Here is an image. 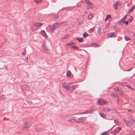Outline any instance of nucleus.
Here are the masks:
<instances>
[{
  "label": "nucleus",
  "mask_w": 135,
  "mask_h": 135,
  "mask_svg": "<svg viewBox=\"0 0 135 135\" xmlns=\"http://www.w3.org/2000/svg\"><path fill=\"white\" fill-rule=\"evenodd\" d=\"M61 23H56L51 25L50 26V31H52L54 29H56L61 25Z\"/></svg>",
  "instance_id": "f257e3e1"
},
{
  "label": "nucleus",
  "mask_w": 135,
  "mask_h": 135,
  "mask_svg": "<svg viewBox=\"0 0 135 135\" xmlns=\"http://www.w3.org/2000/svg\"><path fill=\"white\" fill-rule=\"evenodd\" d=\"M123 120L126 123L127 125L129 127L133 125L134 123V121L132 119H131L128 121H127L125 119H124Z\"/></svg>",
  "instance_id": "f03ea898"
},
{
  "label": "nucleus",
  "mask_w": 135,
  "mask_h": 135,
  "mask_svg": "<svg viewBox=\"0 0 135 135\" xmlns=\"http://www.w3.org/2000/svg\"><path fill=\"white\" fill-rule=\"evenodd\" d=\"M31 126L30 123L29 122H26L23 126L22 129L24 131H26L27 128H29Z\"/></svg>",
  "instance_id": "7ed1b4c3"
},
{
  "label": "nucleus",
  "mask_w": 135,
  "mask_h": 135,
  "mask_svg": "<svg viewBox=\"0 0 135 135\" xmlns=\"http://www.w3.org/2000/svg\"><path fill=\"white\" fill-rule=\"evenodd\" d=\"M95 110H92L91 109L89 110H87L84 112H81L80 113H78L76 114H79V115H80V114H86L88 113H90V114H91L93 113H94V112L95 111Z\"/></svg>",
  "instance_id": "20e7f679"
},
{
  "label": "nucleus",
  "mask_w": 135,
  "mask_h": 135,
  "mask_svg": "<svg viewBox=\"0 0 135 135\" xmlns=\"http://www.w3.org/2000/svg\"><path fill=\"white\" fill-rule=\"evenodd\" d=\"M111 96L112 98L116 99V101L117 104H118L119 102V97L118 94L115 95L113 93H112L111 94Z\"/></svg>",
  "instance_id": "39448f33"
},
{
  "label": "nucleus",
  "mask_w": 135,
  "mask_h": 135,
  "mask_svg": "<svg viewBox=\"0 0 135 135\" xmlns=\"http://www.w3.org/2000/svg\"><path fill=\"white\" fill-rule=\"evenodd\" d=\"M98 103L100 105H104L105 103L104 100L102 99H100L98 101Z\"/></svg>",
  "instance_id": "423d86ee"
},
{
  "label": "nucleus",
  "mask_w": 135,
  "mask_h": 135,
  "mask_svg": "<svg viewBox=\"0 0 135 135\" xmlns=\"http://www.w3.org/2000/svg\"><path fill=\"white\" fill-rule=\"evenodd\" d=\"M120 4V3L118 2H116L114 4V6L115 9L116 10L118 9L117 7Z\"/></svg>",
  "instance_id": "0eeeda50"
},
{
  "label": "nucleus",
  "mask_w": 135,
  "mask_h": 135,
  "mask_svg": "<svg viewBox=\"0 0 135 135\" xmlns=\"http://www.w3.org/2000/svg\"><path fill=\"white\" fill-rule=\"evenodd\" d=\"M76 39L80 42H83L84 41V39L82 38H76Z\"/></svg>",
  "instance_id": "6e6552de"
},
{
  "label": "nucleus",
  "mask_w": 135,
  "mask_h": 135,
  "mask_svg": "<svg viewBox=\"0 0 135 135\" xmlns=\"http://www.w3.org/2000/svg\"><path fill=\"white\" fill-rule=\"evenodd\" d=\"M125 21L123 20V19H122L118 21V24L120 25H121L123 23H124Z\"/></svg>",
  "instance_id": "1a4fd4ad"
},
{
  "label": "nucleus",
  "mask_w": 135,
  "mask_h": 135,
  "mask_svg": "<svg viewBox=\"0 0 135 135\" xmlns=\"http://www.w3.org/2000/svg\"><path fill=\"white\" fill-rule=\"evenodd\" d=\"M103 110L104 111L106 112H110L112 111L111 109H109V108H104L103 109Z\"/></svg>",
  "instance_id": "9d476101"
},
{
  "label": "nucleus",
  "mask_w": 135,
  "mask_h": 135,
  "mask_svg": "<svg viewBox=\"0 0 135 135\" xmlns=\"http://www.w3.org/2000/svg\"><path fill=\"white\" fill-rule=\"evenodd\" d=\"M135 8V5L131 7L129 10L128 12L129 13L131 12Z\"/></svg>",
  "instance_id": "9b49d317"
},
{
  "label": "nucleus",
  "mask_w": 135,
  "mask_h": 135,
  "mask_svg": "<svg viewBox=\"0 0 135 135\" xmlns=\"http://www.w3.org/2000/svg\"><path fill=\"white\" fill-rule=\"evenodd\" d=\"M107 36L110 38L114 37L116 36L115 34H108Z\"/></svg>",
  "instance_id": "f8f14e48"
},
{
  "label": "nucleus",
  "mask_w": 135,
  "mask_h": 135,
  "mask_svg": "<svg viewBox=\"0 0 135 135\" xmlns=\"http://www.w3.org/2000/svg\"><path fill=\"white\" fill-rule=\"evenodd\" d=\"M43 25V23H41L40 22H37L35 23V25L37 27H39L42 26Z\"/></svg>",
  "instance_id": "ddd939ff"
},
{
  "label": "nucleus",
  "mask_w": 135,
  "mask_h": 135,
  "mask_svg": "<svg viewBox=\"0 0 135 135\" xmlns=\"http://www.w3.org/2000/svg\"><path fill=\"white\" fill-rule=\"evenodd\" d=\"M93 17V15L92 14H90L88 16V19H91Z\"/></svg>",
  "instance_id": "4468645a"
},
{
  "label": "nucleus",
  "mask_w": 135,
  "mask_h": 135,
  "mask_svg": "<svg viewBox=\"0 0 135 135\" xmlns=\"http://www.w3.org/2000/svg\"><path fill=\"white\" fill-rule=\"evenodd\" d=\"M71 74V72L70 71H68L67 72L66 75L67 77H69L70 76Z\"/></svg>",
  "instance_id": "2eb2a0df"
},
{
  "label": "nucleus",
  "mask_w": 135,
  "mask_h": 135,
  "mask_svg": "<svg viewBox=\"0 0 135 135\" xmlns=\"http://www.w3.org/2000/svg\"><path fill=\"white\" fill-rule=\"evenodd\" d=\"M76 120L75 119H69L68 120V122H71L73 123L76 122Z\"/></svg>",
  "instance_id": "dca6fc26"
},
{
  "label": "nucleus",
  "mask_w": 135,
  "mask_h": 135,
  "mask_svg": "<svg viewBox=\"0 0 135 135\" xmlns=\"http://www.w3.org/2000/svg\"><path fill=\"white\" fill-rule=\"evenodd\" d=\"M86 117H80L78 118V119L79 120H84L86 119Z\"/></svg>",
  "instance_id": "f3484780"
},
{
  "label": "nucleus",
  "mask_w": 135,
  "mask_h": 135,
  "mask_svg": "<svg viewBox=\"0 0 135 135\" xmlns=\"http://www.w3.org/2000/svg\"><path fill=\"white\" fill-rule=\"evenodd\" d=\"M78 86V85L76 84L75 85H74L71 86V89L73 90H74L75 89L76 87Z\"/></svg>",
  "instance_id": "a211bd4d"
},
{
  "label": "nucleus",
  "mask_w": 135,
  "mask_h": 135,
  "mask_svg": "<svg viewBox=\"0 0 135 135\" xmlns=\"http://www.w3.org/2000/svg\"><path fill=\"white\" fill-rule=\"evenodd\" d=\"M119 131H118L117 130L115 129L112 132V133L114 134H116Z\"/></svg>",
  "instance_id": "6ab92c4d"
},
{
  "label": "nucleus",
  "mask_w": 135,
  "mask_h": 135,
  "mask_svg": "<svg viewBox=\"0 0 135 135\" xmlns=\"http://www.w3.org/2000/svg\"><path fill=\"white\" fill-rule=\"evenodd\" d=\"M94 27H93V28H90L88 31V32L89 33H91L94 31Z\"/></svg>",
  "instance_id": "aec40b11"
},
{
  "label": "nucleus",
  "mask_w": 135,
  "mask_h": 135,
  "mask_svg": "<svg viewBox=\"0 0 135 135\" xmlns=\"http://www.w3.org/2000/svg\"><path fill=\"white\" fill-rule=\"evenodd\" d=\"M34 2L36 3L37 4L40 3L42 2V0H34Z\"/></svg>",
  "instance_id": "412c9836"
},
{
  "label": "nucleus",
  "mask_w": 135,
  "mask_h": 135,
  "mask_svg": "<svg viewBox=\"0 0 135 135\" xmlns=\"http://www.w3.org/2000/svg\"><path fill=\"white\" fill-rule=\"evenodd\" d=\"M109 134L108 132H105L102 133L100 135H108Z\"/></svg>",
  "instance_id": "4be33fe9"
},
{
  "label": "nucleus",
  "mask_w": 135,
  "mask_h": 135,
  "mask_svg": "<svg viewBox=\"0 0 135 135\" xmlns=\"http://www.w3.org/2000/svg\"><path fill=\"white\" fill-rule=\"evenodd\" d=\"M131 135H135V132L133 130H132L130 133Z\"/></svg>",
  "instance_id": "5701e85b"
},
{
  "label": "nucleus",
  "mask_w": 135,
  "mask_h": 135,
  "mask_svg": "<svg viewBox=\"0 0 135 135\" xmlns=\"http://www.w3.org/2000/svg\"><path fill=\"white\" fill-rule=\"evenodd\" d=\"M74 43L72 42V43H70V44H67L66 45L67 46H70L72 47V46L74 45Z\"/></svg>",
  "instance_id": "b1692460"
},
{
  "label": "nucleus",
  "mask_w": 135,
  "mask_h": 135,
  "mask_svg": "<svg viewBox=\"0 0 135 135\" xmlns=\"http://www.w3.org/2000/svg\"><path fill=\"white\" fill-rule=\"evenodd\" d=\"M100 115L102 117L104 118H105V115L103 113H101L100 114Z\"/></svg>",
  "instance_id": "393cba45"
},
{
  "label": "nucleus",
  "mask_w": 135,
  "mask_h": 135,
  "mask_svg": "<svg viewBox=\"0 0 135 135\" xmlns=\"http://www.w3.org/2000/svg\"><path fill=\"white\" fill-rule=\"evenodd\" d=\"M65 88L66 90L68 91L70 89V87L69 86H67Z\"/></svg>",
  "instance_id": "a878e982"
},
{
  "label": "nucleus",
  "mask_w": 135,
  "mask_h": 135,
  "mask_svg": "<svg viewBox=\"0 0 135 135\" xmlns=\"http://www.w3.org/2000/svg\"><path fill=\"white\" fill-rule=\"evenodd\" d=\"M124 38L125 40L126 41H127L130 40V38L127 36H125Z\"/></svg>",
  "instance_id": "bb28decb"
},
{
  "label": "nucleus",
  "mask_w": 135,
  "mask_h": 135,
  "mask_svg": "<svg viewBox=\"0 0 135 135\" xmlns=\"http://www.w3.org/2000/svg\"><path fill=\"white\" fill-rule=\"evenodd\" d=\"M41 35L44 37V38H48V36L46 34H41Z\"/></svg>",
  "instance_id": "cd10ccee"
},
{
  "label": "nucleus",
  "mask_w": 135,
  "mask_h": 135,
  "mask_svg": "<svg viewBox=\"0 0 135 135\" xmlns=\"http://www.w3.org/2000/svg\"><path fill=\"white\" fill-rule=\"evenodd\" d=\"M133 19V18L132 16H131L130 18L128 20L130 21V22H131L132 21V20Z\"/></svg>",
  "instance_id": "c85d7f7f"
},
{
  "label": "nucleus",
  "mask_w": 135,
  "mask_h": 135,
  "mask_svg": "<svg viewBox=\"0 0 135 135\" xmlns=\"http://www.w3.org/2000/svg\"><path fill=\"white\" fill-rule=\"evenodd\" d=\"M86 3L88 4L89 5L91 4V3L90 2H89L88 0H86Z\"/></svg>",
  "instance_id": "c756f323"
},
{
  "label": "nucleus",
  "mask_w": 135,
  "mask_h": 135,
  "mask_svg": "<svg viewBox=\"0 0 135 135\" xmlns=\"http://www.w3.org/2000/svg\"><path fill=\"white\" fill-rule=\"evenodd\" d=\"M110 15H107L106 18L105 19V21H106V20L110 18Z\"/></svg>",
  "instance_id": "7c9ffc66"
},
{
  "label": "nucleus",
  "mask_w": 135,
  "mask_h": 135,
  "mask_svg": "<svg viewBox=\"0 0 135 135\" xmlns=\"http://www.w3.org/2000/svg\"><path fill=\"white\" fill-rule=\"evenodd\" d=\"M99 46L98 45H96L95 44H93L92 45V46L94 47H96L97 46Z\"/></svg>",
  "instance_id": "2f4dec72"
},
{
  "label": "nucleus",
  "mask_w": 135,
  "mask_h": 135,
  "mask_svg": "<svg viewBox=\"0 0 135 135\" xmlns=\"http://www.w3.org/2000/svg\"><path fill=\"white\" fill-rule=\"evenodd\" d=\"M70 8L69 7H66L63 8H62V9H68V10H69L70 9Z\"/></svg>",
  "instance_id": "473e14b6"
},
{
  "label": "nucleus",
  "mask_w": 135,
  "mask_h": 135,
  "mask_svg": "<svg viewBox=\"0 0 135 135\" xmlns=\"http://www.w3.org/2000/svg\"><path fill=\"white\" fill-rule=\"evenodd\" d=\"M62 86L64 88L66 86V83H62Z\"/></svg>",
  "instance_id": "72a5a7b5"
},
{
  "label": "nucleus",
  "mask_w": 135,
  "mask_h": 135,
  "mask_svg": "<svg viewBox=\"0 0 135 135\" xmlns=\"http://www.w3.org/2000/svg\"><path fill=\"white\" fill-rule=\"evenodd\" d=\"M53 15L54 17L56 18H58V16L57 14H56L55 13H54Z\"/></svg>",
  "instance_id": "f704fd0d"
},
{
  "label": "nucleus",
  "mask_w": 135,
  "mask_h": 135,
  "mask_svg": "<svg viewBox=\"0 0 135 135\" xmlns=\"http://www.w3.org/2000/svg\"><path fill=\"white\" fill-rule=\"evenodd\" d=\"M127 15H125L124 16V17L122 18L123 20H124V21H125L126 20V18H127Z\"/></svg>",
  "instance_id": "c9c22d12"
},
{
  "label": "nucleus",
  "mask_w": 135,
  "mask_h": 135,
  "mask_svg": "<svg viewBox=\"0 0 135 135\" xmlns=\"http://www.w3.org/2000/svg\"><path fill=\"white\" fill-rule=\"evenodd\" d=\"M119 94L120 95H123V93L121 91H119Z\"/></svg>",
  "instance_id": "e433bc0d"
},
{
  "label": "nucleus",
  "mask_w": 135,
  "mask_h": 135,
  "mask_svg": "<svg viewBox=\"0 0 135 135\" xmlns=\"http://www.w3.org/2000/svg\"><path fill=\"white\" fill-rule=\"evenodd\" d=\"M41 34H46L45 31L44 30H42L41 31Z\"/></svg>",
  "instance_id": "4c0bfd02"
},
{
  "label": "nucleus",
  "mask_w": 135,
  "mask_h": 135,
  "mask_svg": "<svg viewBox=\"0 0 135 135\" xmlns=\"http://www.w3.org/2000/svg\"><path fill=\"white\" fill-rule=\"evenodd\" d=\"M68 36L66 34L65 35L64 37L63 38L64 39H66L68 38Z\"/></svg>",
  "instance_id": "58836bf2"
},
{
  "label": "nucleus",
  "mask_w": 135,
  "mask_h": 135,
  "mask_svg": "<svg viewBox=\"0 0 135 135\" xmlns=\"http://www.w3.org/2000/svg\"><path fill=\"white\" fill-rule=\"evenodd\" d=\"M101 30V28L100 27H99L98 28V33H100V30Z\"/></svg>",
  "instance_id": "ea45409f"
},
{
  "label": "nucleus",
  "mask_w": 135,
  "mask_h": 135,
  "mask_svg": "<svg viewBox=\"0 0 135 135\" xmlns=\"http://www.w3.org/2000/svg\"><path fill=\"white\" fill-rule=\"evenodd\" d=\"M83 37L84 38L86 36H88V34H83Z\"/></svg>",
  "instance_id": "a19ab883"
},
{
  "label": "nucleus",
  "mask_w": 135,
  "mask_h": 135,
  "mask_svg": "<svg viewBox=\"0 0 135 135\" xmlns=\"http://www.w3.org/2000/svg\"><path fill=\"white\" fill-rule=\"evenodd\" d=\"M44 49H45V50H47V47H46V46H45V43H44Z\"/></svg>",
  "instance_id": "79ce46f5"
},
{
  "label": "nucleus",
  "mask_w": 135,
  "mask_h": 135,
  "mask_svg": "<svg viewBox=\"0 0 135 135\" xmlns=\"http://www.w3.org/2000/svg\"><path fill=\"white\" fill-rule=\"evenodd\" d=\"M114 90H117L118 91L119 90V89L118 88L116 87L114 88Z\"/></svg>",
  "instance_id": "37998d69"
},
{
  "label": "nucleus",
  "mask_w": 135,
  "mask_h": 135,
  "mask_svg": "<svg viewBox=\"0 0 135 135\" xmlns=\"http://www.w3.org/2000/svg\"><path fill=\"white\" fill-rule=\"evenodd\" d=\"M72 48L74 49H76L78 48L76 47V46H73V45L72 46Z\"/></svg>",
  "instance_id": "c03bdc74"
},
{
  "label": "nucleus",
  "mask_w": 135,
  "mask_h": 135,
  "mask_svg": "<svg viewBox=\"0 0 135 135\" xmlns=\"http://www.w3.org/2000/svg\"><path fill=\"white\" fill-rule=\"evenodd\" d=\"M27 102L28 103L30 104H32V102L30 100H28L27 101Z\"/></svg>",
  "instance_id": "a18cd8bd"
},
{
  "label": "nucleus",
  "mask_w": 135,
  "mask_h": 135,
  "mask_svg": "<svg viewBox=\"0 0 135 135\" xmlns=\"http://www.w3.org/2000/svg\"><path fill=\"white\" fill-rule=\"evenodd\" d=\"M1 97L2 98L4 99L5 97V95H2L1 96Z\"/></svg>",
  "instance_id": "49530a36"
},
{
  "label": "nucleus",
  "mask_w": 135,
  "mask_h": 135,
  "mask_svg": "<svg viewBox=\"0 0 135 135\" xmlns=\"http://www.w3.org/2000/svg\"><path fill=\"white\" fill-rule=\"evenodd\" d=\"M114 123H119L118 122V120H114Z\"/></svg>",
  "instance_id": "de8ad7c7"
},
{
  "label": "nucleus",
  "mask_w": 135,
  "mask_h": 135,
  "mask_svg": "<svg viewBox=\"0 0 135 135\" xmlns=\"http://www.w3.org/2000/svg\"><path fill=\"white\" fill-rule=\"evenodd\" d=\"M132 69V68H131L130 69H128L127 70H125L126 71H130V70H131Z\"/></svg>",
  "instance_id": "09e8293b"
},
{
  "label": "nucleus",
  "mask_w": 135,
  "mask_h": 135,
  "mask_svg": "<svg viewBox=\"0 0 135 135\" xmlns=\"http://www.w3.org/2000/svg\"><path fill=\"white\" fill-rule=\"evenodd\" d=\"M117 129H118V131H119V132L121 130V129L119 127H118L117 128Z\"/></svg>",
  "instance_id": "8fccbe9b"
},
{
  "label": "nucleus",
  "mask_w": 135,
  "mask_h": 135,
  "mask_svg": "<svg viewBox=\"0 0 135 135\" xmlns=\"http://www.w3.org/2000/svg\"><path fill=\"white\" fill-rule=\"evenodd\" d=\"M129 23V22L128 21H126L124 23L126 25H127Z\"/></svg>",
  "instance_id": "3c124183"
},
{
  "label": "nucleus",
  "mask_w": 135,
  "mask_h": 135,
  "mask_svg": "<svg viewBox=\"0 0 135 135\" xmlns=\"http://www.w3.org/2000/svg\"><path fill=\"white\" fill-rule=\"evenodd\" d=\"M89 5L90 6V7L91 8H92L93 7V5L91 3V4H89Z\"/></svg>",
  "instance_id": "603ef678"
},
{
  "label": "nucleus",
  "mask_w": 135,
  "mask_h": 135,
  "mask_svg": "<svg viewBox=\"0 0 135 135\" xmlns=\"http://www.w3.org/2000/svg\"><path fill=\"white\" fill-rule=\"evenodd\" d=\"M127 110L129 112L132 111V110L131 109H127Z\"/></svg>",
  "instance_id": "864d4df0"
},
{
  "label": "nucleus",
  "mask_w": 135,
  "mask_h": 135,
  "mask_svg": "<svg viewBox=\"0 0 135 135\" xmlns=\"http://www.w3.org/2000/svg\"><path fill=\"white\" fill-rule=\"evenodd\" d=\"M26 54V53H25L24 52H22V55H23V56H24Z\"/></svg>",
  "instance_id": "5fc2aeb1"
},
{
  "label": "nucleus",
  "mask_w": 135,
  "mask_h": 135,
  "mask_svg": "<svg viewBox=\"0 0 135 135\" xmlns=\"http://www.w3.org/2000/svg\"><path fill=\"white\" fill-rule=\"evenodd\" d=\"M76 123H79V124L81 123V122H80V121L78 122L76 120Z\"/></svg>",
  "instance_id": "6e6d98bb"
},
{
  "label": "nucleus",
  "mask_w": 135,
  "mask_h": 135,
  "mask_svg": "<svg viewBox=\"0 0 135 135\" xmlns=\"http://www.w3.org/2000/svg\"><path fill=\"white\" fill-rule=\"evenodd\" d=\"M86 8L87 9H89V5L86 6Z\"/></svg>",
  "instance_id": "4d7b16f0"
},
{
  "label": "nucleus",
  "mask_w": 135,
  "mask_h": 135,
  "mask_svg": "<svg viewBox=\"0 0 135 135\" xmlns=\"http://www.w3.org/2000/svg\"><path fill=\"white\" fill-rule=\"evenodd\" d=\"M109 34H114V32H111V33H109Z\"/></svg>",
  "instance_id": "13d9d810"
},
{
  "label": "nucleus",
  "mask_w": 135,
  "mask_h": 135,
  "mask_svg": "<svg viewBox=\"0 0 135 135\" xmlns=\"http://www.w3.org/2000/svg\"><path fill=\"white\" fill-rule=\"evenodd\" d=\"M21 88L22 89H24V88H23V86H21Z\"/></svg>",
  "instance_id": "bf43d9fd"
},
{
  "label": "nucleus",
  "mask_w": 135,
  "mask_h": 135,
  "mask_svg": "<svg viewBox=\"0 0 135 135\" xmlns=\"http://www.w3.org/2000/svg\"><path fill=\"white\" fill-rule=\"evenodd\" d=\"M83 34H87L86 32H84Z\"/></svg>",
  "instance_id": "052dcab7"
},
{
  "label": "nucleus",
  "mask_w": 135,
  "mask_h": 135,
  "mask_svg": "<svg viewBox=\"0 0 135 135\" xmlns=\"http://www.w3.org/2000/svg\"><path fill=\"white\" fill-rule=\"evenodd\" d=\"M23 86H24L25 87L27 86V85H23Z\"/></svg>",
  "instance_id": "680f3d73"
},
{
  "label": "nucleus",
  "mask_w": 135,
  "mask_h": 135,
  "mask_svg": "<svg viewBox=\"0 0 135 135\" xmlns=\"http://www.w3.org/2000/svg\"><path fill=\"white\" fill-rule=\"evenodd\" d=\"M134 45H135V40L134 41Z\"/></svg>",
  "instance_id": "e2e57ef3"
},
{
  "label": "nucleus",
  "mask_w": 135,
  "mask_h": 135,
  "mask_svg": "<svg viewBox=\"0 0 135 135\" xmlns=\"http://www.w3.org/2000/svg\"><path fill=\"white\" fill-rule=\"evenodd\" d=\"M26 59L27 60H28V57H26Z\"/></svg>",
  "instance_id": "0e129e2a"
},
{
  "label": "nucleus",
  "mask_w": 135,
  "mask_h": 135,
  "mask_svg": "<svg viewBox=\"0 0 135 135\" xmlns=\"http://www.w3.org/2000/svg\"><path fill=\"white\" fill-rule=\"evenodd\" d=\"M25 52H26V49H25Z\"/></svg>",
  "instance_id": "69168bd1"
},
{
  "label": "nucleus",
  "mask_w": 135,
  "mask_h": 135,
  "mask_svg": "<svg viewBox=\"0 0 135 135\" xmlns=\"http://www.w3.org/2000/svg\"><path fill=\"white\" fill-rule=\"evenodd\" d=\"M134 81H135V79H134Z\"/></svg>",
  "instance_id": "338daca9"
}]
</instances>
